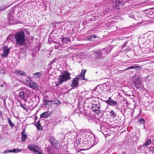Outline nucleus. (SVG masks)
<instances>
[{
    "mask_svg": "<svg viewBox=\"0 0 154 154\" xmlns=\"http://www.w3.org/2000/svg\"><path fill=\"white\" fill-rule=\"evenodd\" d=\"M97 143V142L93 143V140H90L87 138L83 139L81 142V138L77 137L75 146H78L81 144L82 146L85 147L84 150H87L92 147Z\"/></svg>",
    "mask_w": 154,
    "mask_h": 154,
    "instance_id": "nucleus-1",
    "label": "nucleus"
},
{
    "mask_svg": "<svg viewBox=\"0 0 154 154\" xmlns=\"http://www.w3.org/2000/svg\"><path fill=\"white\" fill-rule=\"evenodd\" d=\"M132 83L137 89L140 90L143 89L142 79L140 75L137 74L134 75L131 79Z\"/></svg>",
    "mask_w": 154,
    "mask_h": 154,
    "instance_id": "nucleus-2",
    "label": "nucleus"
},
{
    "mask_svg": "<svg viewBox=\"0 0 154 154\" xmlns=\"http://www.w3.org/2000/svg\"><path fill=\"white\" fill-rule=\"evenodd\" d=\"M15 38L17 45L20 46L25 45L26 39L23 31H21L17 32L15 35Z\"/></svg>",
    "mask_w": 154,
    "mask_h": 154,
    "instance_id": "nucleus-3",
    "label": "nucleus"
},
{
    "mask_svg": "<svg viewBox=\"0 0 154 154\" xmlns=\"http://www.w3.org/2000/svg\"><path fill=\"white\" fill-rule=\"evenodd\" d=\"M70 73L68 71H64L59 76L58 80L55 82L56 86L62 84V83L67 81L71 79Z\"/></svg>",
    "mask_w": 154,
    "mask_h": 154,
    "instance_id": "nucleus-4",
    "label": "nucleus"
},
{
    "mask_svg": "<svg viewBox=\"0 0 154 154\" xmlns=\"http://www.w3.org/2000/svg\"><path fill=\"white\" fill-rule=\"evenodd\" d=\"M104 1L108 2L112 6L115 7L117 9H120L123 4L122 0H104Z\"/></svg>",
    "mask_w": 154,
    "mask_h": 154,
    "instance_id": "nucleus-5",
    "label": "nucleus"
},
{
    "mask_svg": "<svg viewBox=\"0 0 154 154\" xmlns=\"http://www.w3.org/2000/svg\"><path fill=\"white\" fill-rule=\"evenodd\" d=\"M90 130H81V132L83 134V135H85L86 138L89 139L90 140H93V143H96L97 142H95V139L94 134L91 132Z\"/></svg>",
    "mask_w": 154,
    "mask_h": 154,
    "instance_id": "nucleus-6",
    "label": "nucleus"
},
{
    "mask_svg": "<svg viewBox=\"0 0 154 154\" xmlns=\"http://www.w3.org/2000/svg\"><path fill=\"white\" fill-rule=\"evenodd\" d=\"M91 104L93 111L95 112L98 113L100 111V103L98 101H92Z\"/></svg>",
    "mask_w": 154,
    "mask_h": 154,
    "instance_id": "nucleus-7",
    "label": "nucleus"
},
{
    "mask_svg": "<svg viewBox=\"0 0 154 154\" xmlns=\"http://www.w3.org/2000/svg\"><path fill=\"white\" fill-rule=\"evenodd\" d=\"M29 149L35 153V154H42L41 152V150L37 146H33L32 145H29L28 146Z\"/></svg>",
    "mask_w": 154,
    "mask_h": 154,
    "instance_id": "nucleus-8",
    "label": "nucleus"
},
{
    "mask_svg": "<svg viewBox=\"0 0 154 154\" xmlns=\"http://www.w3.org/2000/svg\"><path fill=\"white\" fill-rule=\"evenodd\" d=\"M10 50V49L7 46H4L2 49L3 53L1 54L2 57V58L6 57L9 52Z\"/></svg>",
    "mask_w": 154,
    "mask_h": 154,
    "instance_id": "nucleus-9",
    "label": "nucleus"
},
{
    "mask_svg": "<svg viewBox=\"0 0 154 154\" xmlns=\"http://www.w3.org/2000/svg\"><path fill=\"white\" fill-rule=\"evenodd\" d=\"M17 92L18 93V94L17 95L18 97L23 100L25 99V97L26 96L24 91L22 90H17Z\"/></svg>",
    "mask_w": 154,
    "mask_h": 154,
    "instance_id": "nucleus-10",
    "label": "nucleus"
},
{
    "mask_svg": "<svg viewBox=\"0 0 154 154\" xmlns=\"http://www.w3.org/2000/svg\"><path fill=\"white\" fill-rule=\"evenodd\" d=\"M105 102L109 105L113 106H117L118 104L117 102L113 100L110 97H109L108 100H105Z\"/></svg>",
    "mask_w": 154,
    "mask_h": 154,
    "instance_id": "nucleus-11",
    "label": "nucleus"
},
{
    "mask_svg": "<svg viewBox=\"0 0 154 154\" xmlns=\"http://www.w3.org/2000/svg\"><path fill=\"white\" fill-rule=\"evenodd\" d=\"M80 79V78H79L78 77L74 78L72 81V84L71 85V86L74 88H76L79 84V80Z\"/></svg>",
    "mask_w": 154,
    "mask_h": 154,
    "instance_id": "nucleus-12",
    "label": "nucleus"
},
{
    "mask_svg": "<svg viewBox=\"0 0 154 154\" xmlns=\"http://www.w3.org/2000/svg\"><path fill=\"white\" fill-rule=\"evenodd\" d=\"M49 141L55 148L57 149L58 148V141L54 137H51L49 139Z\"/></svg>",
    "mask_w": 154,
    "mask_h": 154,
    "instance_id": "nucleus-13",
    "label": "nucleus"
},
{
    "mask_svg": "<svg viewBox=\"0 0 154 154\" xmlns=\"http://www.w3.org/2000/svg\"><path fill=\"white\" fill-rule=\"evenodd\" d=\"M111 49L109 48L105 49H103L100 51V53L101 54L102 57H104L107 55L109 53Z\"/></svg>",
    "mask_w": 154,
    "mask_h": 154,
    "instance_id": "nucleus-14",
    "label": "nucleus"
},
{
    "mask_svg": "<svg viewBox=\"0 0 154 154\" xmlns=\"http://www.w3.org/2000/svg\"><path fill=\"white\" fill-rule=\"evenodd\" d=\"M135 69L136 71L140 70L141 69V67L140 66H137L136 64H134L133 66H130L127 68L125 69L123 71H124L128 69Z\"/></svg>",
    "mask_w": 154,
    "mask_h": 154,
    "instance_id": "nucleus-15",
    "label": "nucleus"
},
{
    "mask_svg": "<svg viewBox=\"0 0 154 154\" xmlns=\"http://www.w3.org/2000/svg\"><path fill=\"white\" fill-rule=\"evenodd\" d=\"M92 55L96 58H99L102 57L100 50L94 52L92 54Z\"/></svg>",
    "mask_w": 154,
    "mask_h": 154,
    "instance_id": "nucleus-16",
    "label": "nucleus"
},
{
    "mask_svg": "<svg viewBox=\"0 0 154 154\" xmlns=\"http://www.w3.org/2000/svg\"><path fill=\"white\" fill-rule=\"evenodd\" d=\"M51 113H49L48 111H47L42 113L40 115V118L46 119L51 116Z\"/></svg>",
    "mask_w": 154,
    "mask_h": 154,
    "instance_id": "nucleus-17",
    "label": "nucleus"
},
{
    "mask_svg": "<svg viewBox=\"0 0 154 154\" xmlns=\"http://www.w3.org/2000/svg\"><path fill=\"white\" fill-rule=\"evenodd\" d=\"M29 86L35 90L37 89L39 87L37 83L35 82H33L32 81L31 82L29 83Z\"/></svg>",
    "mask_w": 154,
    "mask_h": 154,
    "instance_id": "nucleus-18",
    "label": "nucleus"
},
{
    "mask_svg": "<svg viewBox=\"0 0 154 154\" xmlns=\"http://www.w3.org/2000/svg\"><path fill=\"white\" fill-rule=\"evenodd\" d=\"M14 73L17 75H20L21 76H25L26 75V73L24 71H22L16 69L15 70Z\"/></svg>",
    "mask_w": 154,
    "mask_h": 154,
    "instance_id": "nucleus-19",
    "label": "nucleus"
},
{
    "mask_svg": "<svg viewBox=\"0 0 154 154\" xmlns=\"http://www.w3.org/2000/svg\"><path fill=\"white\" fill-rule=\"evenodd\" d=\"M86 72V70L84 69L82 70L81 72V74L78 76L79 78H80V79H82V80H87L84 77L85 74Z\"/></svg>",
    "mask_w": 154,
    "mask_h": 154,
    "instance_id": "nucleus-20",
    "label": "nucleus"
},
{
    "mask_svg": "<svg viewBox=\"0 0 154 154\" xmlns=\"http://www.w3.org/2000/svg\"><path fill=\"white\" fill-rule=\"evenodd\" d=\"M25 130H23L21 133L22 137H21V141L22 142H24L26 139L27 136L25 134Z\"/></svg>",
    "mask_w": 154,
    "mask_h": 154,
    "instance_id": "nucleus-21",
    "label": "nucleus"
},
{
    "mask_svg": "<svg viewBox=\"0 0 154 154\" xmlns=\"http://www.w3.org/2000/svg\"><path fill=\"white\" fill-rule=\"evenodd\" d=\"M43 74V72L42 71L38 72L35 73L33 74V76L35 78H41L42 75Z\"/></svg>",
    "mask_w": 154,
    "mask_h": 154,
    "instance_id": "nucleus-22",
    "label": "nucleus"
},
{
    "mask_svg": "<svg viewBox=\"0 0 154 154\" xmlns=\"http://www.w3.org/2000/svg\"><path fill=\"white\" fill-rule=\"evenodd\" d=\"M8 19L11 23H13V22L11 21H13L14 20V18L13 15L10 12L8 14Z\"/></svg>",
    "mask_w": 154,
    "mask_h": 154,
    "instance_id": "nucleus-23",
    "label": "nucleus"
},
{
    "mask_svg": "<svg viewBox=\"0 0 154 154\" xmlns=\"http://www.w3.org/2000/svg\"><path fill=\"white\" fill-rule=\"evenodd\" d=\"M35 125L38 130H41L42 129V127L40 124V120H38L37 122H36Z\"/></svg>",
    "mask_w": 154,
    "mask_h": 154,
    "instance_id": "nucleus-24",
    "label": "nucleus"
},
{
    "mask_svg": "<svg viewBox=\"0 0 154 154\" xmlns=\"http://www.w3.org/2000/svg\"><path fill=\"white\" fill-rule=\"evenodd\" d=\"M96 38V36L94 35H92L89 36L88 38V39L91 41H93L94 39Z\"/></svg>",
    "mask_w": 154,
    "mask_h": 154,
    "instance_id": "nucleus-25",
    "label": "nucleus"
},
{
    "mask_svg": "<svg viewBox=\"0 0 154 154\" xmlns=\"http://www.w3.org/2000/svg\"><path fill=\"white\" fill-rule=\"evenodd\" d=\"M69 41V38L68 37H63L62 38V41L63 43H67Z\"/></svg>",
    "mask_w": 154,
    "mask_h": 154,
    "instance_id": "nucleus-26",
    "label": "nucleus"
},
{
    "mask_svg": "<svg viewBox=\"0 0 154 154\" xmlns=\"http://www.w3.org/2000/svg\"><path fill=\"white\" fill-rule=\"evenodd\" d=\"M8 123L10 127L11 128L14 127V124L13 123L10 118L8 117L7 118Z\"/></svg>",
    "mask_w": 154,
    "mask_h": 154,
    "instance_id": "nucleus-27",
    "label": "nucleus"
},
{
    "mask_svg": "<svg viewBox=\"0 0 154 154\" xmlns=\"http://www.w3.org/2000/svg\"><path fill=\"white\" fill-rule=\"evenodd\" d=\"M53 100H48L47 99H44V104L46 106L48 104V103L51 102L52 103Z\"/></svg>",
    "mask_w": 154,
    "mask_h": 154,
    "instance_id": "nucleus-28",
    "label": "nucleus"
},
{
    "mask_svg": "<svg viewBox=\"0 0 154 154\" xmlns=\"http://www.w3.org/2000/svg\"><path fill=\"white\" fill-rule=\"evenodd\" d=\"M95 123L96 124H98V126H100L101 130L104 128V126L103 125V123H100V122L99 121L98 122H95Z\"/></svg>",
    "mask_w": 154,
    "mask_h": 154,
    "instance_id": "nucleus-29",
    "label": "nucleus"
},
{
    "mask_svg": "<svg viewBox=\"0 0 154 154\" xmlns=\"http://www.w3.org/2000/svg\"><path fill=\"white\" fill-rule=\"evenodd\" d=\"M138 122L139 123L140 125H141L142 124H144L145 121L144 119L141 118L139 119V120L138 121Z\"/></svg>",
    "mask_w": 154,
    "mask_h": 154,
    "instance_id": "nucleus-30",
    "label": "nucleus"
},
{
    "mask_svg": "<svg viewBox=\"0 0 154 154\" xmlns=\"http://www.w3.org/2000/svg\"><path fill=\"white\" fill-rule=\"evenodd\" d=\"M22 150L21 149H14L13 150H11V152L14 153H18L19 152H20Z\"/></svg>",
    "mask_w": 154,
    "mask_h": 154,
    "instance_id": "nucleus-31",
    "label": "nucleus"
},
{
    "mask_svg": "<svg viewBox=\"0 0 154 154\" xmlns=\"http://www.w3.org/2000/svg\"><path fill=\"white\" fill-rule=\"evenodd\" d=\"M8 7L7 6L3 5L0 7V11H2L5 10Z\"/></svg>",
    "mask_w": 154,
    "mask_h": 154,
    "instance_id": "nucleus-32",
    "label": "nucleus"
},
{
    "mask_svg": "<svg viewBox=\"0 0 154 154\" xmlns=\"http://www.w3.org/2000/svg\"><path fill=\"white\" fill-rule=\"evenodd\" d=\"M152 140L149 139L148 141H146L144 144V146H147L149 145L151 143Z\"/></svg>",
    "mask_w": 154,
    "mask_h": 154,
    "instance_id": "nucleus-33",
    "label": "nucleus"
},
{
    "mask_svg": "<svg viewBox=\"0 0 154 154\" xmlns=\"http://www.w3.org/2000/svg\"><path fill=\"white\" fill-rule=\"evenodd\" d=\"M109 114L113 118L116 116V113L113 110H111L109 112Z\"/></svg>",
    "mask_w": 154,
    "mask_h": 154,
    "instance_id": "nucleus-34",
    "label": "nucleus"
},
{
    "mask_svg": "<svg viewBox=\"0 0 154 154\" xmlns=\"http://www.w3.org/2000/svg\"><path fill=\"white\" fill-rule=\"evenodd\" d=\"M60 103V102L58 100L56 99L54 101V104L57 105H59Z\"/></svg>",
    "mask_w": 154,
    "mask_h": 154,
    "instance_id": "nucleus-35",
    "label": "nucleus"
},
{
    "mask_svg": "<svg viewBox=\"0 0 154 154\" xmlns=\"http://www.w3.org/2000/svg\"><path fill=\"white\" fill-rule=\"evenodd\" d=\"M25 80L26 82H29V84L32 81V80L30 79V78L28 77H27L26 78Z\"/></svg>",
    "mask_w": 154,
    "mask_h": 154,
    "instance_id": "nucleus-36",
    "label": "nucleus"
},
{
    "mask_svg": "<svg viewBox=\"0 0 154 154\" xmlns=\"http://www.w3.org/2000/svg\"><path fill=\"white\" fill-rule=\"evenodd\" d=\"M7 127H8V126L7 125H3V127L2 128V131H7Z\"/></svg>",
    "mask_w": 154,
    "mask_h": 154,
    "instance_id": "nucleus-37",
    "label": "nucleus"
},
{
    "mask_svg": "<svg viewBox=\"0 0 154 154\" xmlns=\"http://www.w3.org/2000/svg\"><path fill=\"white\" fill-rule=\"evenodd\" d=\"M149 151L152 154L154 153V147H150L149 148Z\"/></svg>",
    "mask_w": 154,
    "mask_h": 154,
    "instance_id": "nucleus-38",
    "label": "nucleus"
},
{
    "mask_svg": "<svg viewBox=\"0 0 154 154\" xmlns=\"http://www.w3.org/2000/svg\"><path fill=\"white\" fill-rule=\"evenodd\" d=\"M60 45L59 44L55 45V48L56 49H58L60 48Z\"/></svg>",
    "mask_w": 154,
    "mask_h": 154,
    "instance_id": "nucleus-39",
    "label": "nucleus"
},
{
    "mask_svg": "<svg viewBox=\"0 0 154 154\" xmlns=\"http://www.w3.org/2000/svg\"><path fill=\"white\" fill-rule=\"evenodd\" d=\"M10 152H11V150H6L5 151H4L3 152V153H5V154L9 153H10Z\"/></svg>",
    "mask_w": 154,
    "mask_h": 154,
    "instance_id": "nucleus-40",
    "label": "nucleus"
},
{
    "mask_svg": "<svg viewBox=\"0 0 154 154\" xmlns=\"http://www.w3.org/2000/svg\"><path fill=\"white\" fill-rule=\"evenodd\" d=\"M56 61V59L55 58L52 60L50 63V64H53Z\"/></svg>",
    "mask_w": 154,
    "mask_h": 154,
    "instance_id": "nucleus-41",
    "label": "nucleus"
},
{
    "mask_svg": "<svg viewBox=\"0 0 154 154\" xmlns=\"http://www.w3.org/2000/svg\"><path fill=\"white\" fill-rule=\"evenodd\" d=\"M20 106L24 109L25 110H27V109L26 108L24 107L21 103L20 104Z\"/></svg>",
    "mask_w": 154,
    "mask_h": 154,
    "instance_id": "nucleus-42",
    "label": "nucleus"
},
{
    "mask_svg": "<svg viewBox=\"0 0 154 154\" xmlns=\"http://www.w3.org/2000/svg\"><path fill=\"white\" fill-rule=\"evenodd\" d=\"M129 17H130L134 19V16L133 14H132V13H130V14H129Z\"/></svg>",
    "mask_w": 154,
    "mask_h": 154,
    "instance_id": "nucleus-43",
    "label": "nucleus"
},
{
    "mask_svg": "<svg viewBox=\"0 0 154 154\" xmlns=\"http://www.w3.org/2000/svg\"><path fill=\"white\" fill-rule=\"evenodd\" d=\"M0 116L3 119L2 114V112L0 110Z\"/></svg>",
    "mask_w": 154,
    "mask_h": 154,
    "instance_id": "nucleus-44",
    "label": "nucleus"
},
{
    "mask_svg": "<svg viewBox=\"0 0 154 154\" xmlns=\"http://www.w3.org/2000/svg\"><path fill=\"white\" fill-rule=\"evenodd\" d=\"M127 42H125L124 43V45L122 47V48H124L125 47L126 45V44H127Z\"/></svg>",
    "mask_w": 154,
    "mask_h": 154,
    "instance_id": "nucleus-45",
    "label": "nucleus"
},
{
    "mask_svg": "<svg viewBox=\"0 0 154 154\" xmlns=\"http://www.w3.org/2000/svg\"><path fill=\"white\" fill-rule=\"evenodd\" d=\"M51 151L53 152V149H48V152H50Z\"/></svg>",
    "mask_w": 154,
    "mask_h": 154,
    "instance_id": "nucleus-46",
    "label": "nucleus"
},
{
    "mask_svg": "<svg viewBox=\"0 0 154 154\" xmlns=\"http://www.w3.org/2000/svg\"><path fill=\"white\" fill-rule=\"evenodd\" d=\"M152 13V11H149V14H151Z\"/></svg>",
    "mask_w": 154,
    "mask_h": 154,
    "instance_id": "nucleus-47",
    "label": "nucleus"
},
{
    "mask_svg": "<svg viewBox=\"0 0 154 154\" xmlns=\"http://www.w3.org/2000/svg\"><path fill=\"white\" fill-rule=\"evenodd\" d=\"M37 47L38 48V50H39L40 49L39 45H38Z\"/></svg>",
    "mask_w": 154,
    "mask_h": 154,
    "instance_id": "nucleus-48",
    "label": "nucleus"
},
{
    "mask_svg": "<svg viewBox=\"0 0 154 154\" xmlns=\"http://www.w3.org/2000/svg\"><path fill=\"white\" fill-rule=\"evenodd\" d=\"M38 119V118L37 117H35V121L36 120H37Z\"/></svg>",
    "mask_w": 154,
    "mask_h": 154,
    "instance_id": "nucleus-49",
    "label": "nucleus"
},
{
    "mask_svg": "<svg viewBox=\"0 0 154 154\" xmlns=\"http://www.w3.org/2000/svg\"><path fill=\"white\" fill-rule=\"evenodd\" d=\"M11 37V36H9L8 37L7 39H8L9 38H10Z\"/></svg>",
    "mask_w": 154,
    "mask_h": 154,
    "instance_id": "nucleus-50",
    "label": "nucleus"
},
{
    "mask_svg": "<svg viewBox=\"0 0 154 154\" xmlns=\"http://www.w3.org/2000/svg\"><path fill=\"white\" fill-rule=\"evenodd\" d=\"M35 55H34V54H33V55H32V56H33V57H35Z\"/></svg>",
    "mask_w": 154,
    "mask_h": 154,
    "instance_id": "nucleus-51",
    "label": "nucleus"
},
{
    "mask_svg": "<svg viewBox=\"0 0 154 154\" xmlns=\"http://www.w3.org/2000/svg\"><path fill=\"white\" fill-rule=\"evenodd\" d=\"M7 133H8V132H6V133H5V134H7Z\"/></svg>",
    "mask_w": 154,
    "mask_h": 154,
    "instance_id": "nucleus-52",
    "label": "nucleus"
},
{
    "mask_svg": "<svg viewBox=\"0 0 154 154\" xmlns=\"http://www.w3.org/2000/svg\"><path fill=\"white\" fill-rule=\"evenodd\" d=\"M145 11H148V10H146Z\"/></svg>",
    "mask_w": 154,
    "mask_h": 154,
    "instance_id": "nucleus-53",
    "label": "nucleus"
}]
</instances>
